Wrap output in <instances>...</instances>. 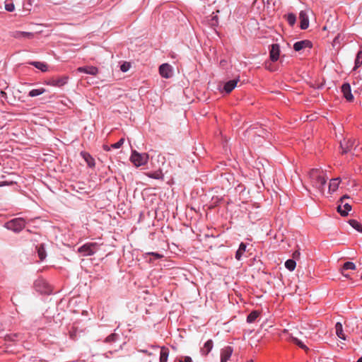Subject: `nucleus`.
I'll use <instances>...</instances> for the list:
<instances>
[{"mask_svg":"<svg viewBox=\"0 0 362 362\" xmlns=\"http://www.w3.org/2000/svg\"><path fill=\"white\" fill-rule=\"evenodd\" d=\"M309 177L312 185L323 193L327 181L324 172L320 169H312L309 173Z\"/></svg>","mask_w":362,"mask_h":362,"instance_id":"f257e3e1","label":"nucleus"},{"mask_svg":"<svg viewBox=\"0 0 362 362\" xmlns=\"http://www.w3.org/2000/svg\"><path fill=\"white\" fill-rule=\"evenodd\" d=\"M25 226V221L23 218H16L5 223L4 227L14 233L21 232Z\"/></svg>","mask_w":362,"mask_h":362,"instance_id":"f03ea898","label":"nucleus"},{"mask_svg":"<svg viewBox=\"0 0 362 362\" xmlns=\"http://www.w3.org/2000/svg\"><path fill=\"white\" fill-rule=\"evenodd\" d=\"M100 248L98 243H87L78 248V252L82 254L83 256H91L97 252Z\"/></svg>","mask_w":362,"mask_h":362,"instance_id":"7ed1b4c3","label":"nucleus"},{"mask_svg":"<svg viewBox=\"0 0 362 362\" xmlns=\"http://www.w3.org/2000/svg\"><path fill=\"white\" fill-rule=\"evenodd\" d=\"M148 160V155L146 153H140L136 151H132L130 157V160L136 167L144 165L147 163Z\"/></svg>","mask_w":362,"mask_h":362,"instance_id":"20e7f679","label":"nucleus"},{"mask_svg":"<svg viewBox=\"0 0 362 362\" xmlns=\"http://www.w3.org/2000/svg\"><path fill=\"white\" fill-rule=\"evenodd\" d=\"M69 81V76H62L57 78H50L47 81H45V83L50 86L54 87H62L64 85H66L68 83Z\"/></svg>","mask_w":362,"mask_h":362,"instance_id":"39448f33","label":"nucleus"},{"mask_svg":"<svg viewBox=\"0 0 362 362\" xmlns=\"http://www.w3.org/2000/svg\"><path fill=\"white\" fill-rule=\"evenodd\" d=\"M349 198V197L347 195H344L339 200L340 204L337 206V211L342 216H347L351 209V205L349 203L345 202V200Z\"/></svg>","mask_w":362,"mask_h":362,"instance_id":"423d86ee","label":"nucleus"},{"mask_svg":"<svg viewBox=\"0 0 362 362\" xmlns=\"http://www.w3.org/2000/svg\"><path fill=\"white\" fill-rule=\"evenodd\" d=\"M35 290L41 293L49 294L51 289L44 279H37L34 283Z\"/></svg>","mask_w":362,"mask_h":362,"instance_id":"0eeeda50","label":"nucleus"},{"mask_svg":"<svg viewBox=\"0 0 362 362\" xmlns=\"http://www.w3.org/2000/svg\"><path fill=\"white\" fill-rule=\"evenodd\" d=\"M23 339V337L22 334L19 333H11L4 337V341L8 346L22 341Z\"/></svg>","mask_w":362,"mask_h":362,"instance_id":"6e6552de","label":"nucleus"},{"mask_svg":"<svg viewBox=\"0 0 362 362\" xmlns=\"http://www.w3.org/2000/svg\"><path fill=\"white\" fill-rule=\"evenodd\" d=\"M159 74L165 78H169L173 76V68L168 64L165 63L159 66Z\"/></svg>","mask_w":362,"mask_h":362,"instance_id":"1a4fd4ad","label":"nucleus"},{"mask_svg":"<svg viewBox=\"0 0 362 362\" xmlns=\"http://www.w3.org/2000/svg\"><path fill=\"white\" fill-rule=\"evenodd\" d=\"M356 144V140L354 139H349L347 141L344 140V141L340 142V147L341 148L342 153H347L349 152L352 148Z\"/></svg>","mask_w":362,"mask_h":362,"instance_id":"9d476101","label":"nucleus"},{"mask_svg":"<svg viewBox=\"0 0 362 362\" xmlns=\"http://www.w3.org/2000/svg\"><path fill=\"white\" fill-rule=\"evenodd\" d=\"M280 47L279 44H273L269 49V57L272 62H276L279 59Z\"/></svg>","mask_w":362,"mask_h":362,"instance_id":"9b49d317","label":"nucleus"},{"mask_svg":"<svg viewBox=\"0 0 362 362\" xmlns=\"http://www.w3.org/2000/svg\"><path fill=\"white\" fill-rule=\"evenodd\" d=\"M233 348L227 346L223 348L221 351V362H228L233 354Z\"/></svg>","mask_w":362,"mask_h":362,"instance_id":"f8f14e48","label":"nucleus"},{"mask_svg":"<svg viewBox=\"0 0 362 362\" xmlns=\"http://www.w3.org/2000/svg\"><path fill=\"white\" fill-rule=\"evenodd\" d=\"M341 92L343 93L344 97L348 101H352L354 100V96L351 93V86L348 83H344L341 86Z\"/></svg>","mask_w":362,"mask_h":362,"instance_id":"ddd939ff","label":"nucleus"},{"mask_svg":"<svg viewBox=\"0 0 362 362\" xmlns=\"http://www.w3.org/2000/svg\"><path fill=\"white\" fill-rule=\"evenodd\" d=\"M299 19H300V27L302 30H305L309 26V20L308 16L305 11H301L299 13Z\"/></svg>","mask_w":362,"mask_h":362,"instance_id":"4468645a","label":"nucleus"},{"mask_svg":"<svg viewBox=\"0 0 362 362\" xmlns=\"http://www.w3.org/2000/svg\"><path fill=\"white\" fill-rule=\"evenodd\" d=\"M77 71L81 73H85L87 74L95 76L98 74V69L95 66H81L77 69Z\"/></svg>","mask_w":362,"mask_h":362,"instance_id":"2eb2a0df","label":"nucleus"},{"mask_svg":"<svg viewBox=\"0 0 362 362\" xmlns=\"http://www.w3.org/2000/svg\"><path fill=\"white\" fill-rule=\"evenodd\" d=\"M239 81V77L235 78L233 80H230L225 83L223 86V90L226 93H230L237 86L238 82Z\"/></svg>","mask_w":362,"mask_h":362,"instance_id":"dca6fc26","label":"nucleus"},{"mask_svg":"<svg viewBox=\"0 0 362 362\" xmlns=\"http://www.w3.org/2000/svg\"><path fill=\"white\" fill-rule=\"evenodd\" d=\"M312 45L309 40H301L294 43L293 49L295 51L298 52L305 47H311Z\"/></svg>","mask_w":362,"mask_h":362,"instance_id":"f3484780","label":"nucleus"},{"mask_svg":"<svg viewBox=\"0 0 362 362\" xmlns=\"http://www.w3.org/2000/svg\"><path fill=\"white\" fill-rule=\"evenodd\" d=\"M80 155L84 159V160L90 168L95 167V159L92 157V156L90 153L86 151H81Z\"/></svg>","mask_w":362,"mask_h":362,"instance_id":"a211bd4d","label":"nucleus"},{"mask_svg":"<svg viewBox=\"0 0 362 362\" xmlns=\"http://www.w3.org/2000/svg\"><path fill=\"white\" fill-rule=\"evenodd\" d=\"M213 346H214L213 341L211 339L207 340L204 343V346L200 350L202 355H203V356L208 355L209 353L213 349Z\"/></svg>","mask_w":362,"mask_h":362,"instance_id":"6ab92c4d","label":"nucleus"},{"mask_svg":"<svg viewBox=\"0 0 362 362\" xmlns=\"http://www.w3.org/2000/svg\"><path fill=\"white\" fill-rule=\"evenodd\" d=\"M335 332H336V334L337 336L342 339V340H346V336L345 334V333L344 332V329H343V327H342V325L341 322H337L336 325H335Z\"/></svg>","mask_w":362,"mask_h":362,"instance_id":"aec40b11","label":"nucleus"},{"mask_svg":"<svg viewBox=\"0 0 362 362\" xmlns=\"http://www.w3.org/2000/svg\"><path fill=\"white\" fill-rule=\"evenodd\" d=\"M169 356V349L165 346L160 349V362H167Z\"/></svg>","mask_w":362,"mask_h":362,"instance_id":"412c9836","label":"nucleus"},{"mask_svg":"<svg viewBox=\"0 0 362 362\" xmlns=\"http://www.w3.org/2000/svg\"><path fill=\"white\" fill-rule=\"evenodd\" d=\"M340 182L339 178L332 179L329 184V192L331 193L335 192L338 189Z\"/></svg>","mask_w":362,"mask_h":362,"instance_id":"4be33fe9","label":"nucleus"},{"mask_svg":"<svg viewBox=\"0 0 362 362\" xmlns=\"http://www.w3.org/2000/svg\"><path fill=\"white\" fill-rule=\"evenodd\" d=\"M29 64L35 66L37 69H40L42 72H46L47 71V65L41 62H30Z\"/></svg>","mask_w":362,"mask_h":362,"instance_id":"5701e85b","label":"nucleus"},{"mask_svg":"<svg viewBox=\"0 0 362 362\" xmlns=\"http://www.w3.org/2000/svg\"><path fill=\"white\" fill-rule=\"evenodd\" d=\"M246 247H247V245L244 243H241L240 244L238 250L236 251V253H235L236 259L240 260L241 259L243 253L245 252V251L246 250Z\"/></svg>","mask_w":362,"mask_h":362,"instance_id":"b1692460","label":"nucleus"},{"mask_svg":"<svg viewBox=\"0 0 362 362\" xmlns=\"http://www.w3.org/2000/svg\"><path fill=\"white\" fill-rule=\"evenodd\" d=\"M362 64V50H360L357 52L356 59H355V65L353 69L354 71L356 70L358 68L361 66Z\"/></svg>","mask_w":362,"mask_h":362,"instance_id":"393cba45","label":"nucleus"},{"mask_svg":"<svg viewBox=\"0 0 362 362\" xmlns=\"http://www.w3.org/2000/svg\"><path fill=\"white\" fill-rule=\"evenodd\" d=\"M36 250L38 254V256L41 260H43L46 257V252L45 247L42 244H40L36 247Z\"/></svg>","mask_w":362,"mask_h":362,"instance_id":"a878e982","label":"nucleus"},{"mask_svg":"<svg viewBox=\"0 0 362 362\" xmlns=\"http://www.w3.org/2000/svg\"><path fill=\"white\" fill-rule=\"evenodd\" d=\"M45 91L46 90L44 88H37V89H32L31 90L29 91L28 96L31 97V98L36 97V96H38V95L44 93Z\"/></svg>","mask_w":362,"mask_h":362,"instance_id":"bb28decb","label":"nucleus"},{"mask_svg":"<svg viewBox=\"0 0 362 362\" xmlns=\"http://www.w3.org/2000/svg\"><path fill=\"white\" fill-rule=\"evenodd\" d=\"M259 312L257 310H254L251 312L247 317V322L248 323H252L254 322L256 319L259 317Z\"/></svg>","mask_w":362,"mask_h":362,"instance_id":"cd10ccee","label":"nucleus"},{"mask_svg":"<svg viewBox=\"0 0 362 362\" xmlns=\"http://www.w3.org/2000/svg\"><path fill=\"white\" fill-rule=\"evenodd\" d=\"M291 341L296 344V345H298L300 348H301L302 349H304V350H308V348L307 347V346L305 344V343L303 341H302L301 340L298 339L297 337H293V336H291Z\"/></svg>","mask_w":362,"mask_h":362,"instance_id":"c85d7f7f","label":"nucleus"},{"mask_svg":"<svg viewBox=\"0 0 362 362\" xmlns=\"http://www.w3.org/2000/svg\"><path fill=\"white\" fill-rule=\"evenodd\" d=\"M350 226L356 229L357 231L362 233V224L358 221L351 219L349 221Z\"/></svg>","mask_w":362,"mask_h":362,"instance_id":"c756f323","label":"nucleus"},{"mask_svg":"<svg viewBox=\"0 0 362 362\" xmlns=\"http://www.w3.org/2000/svg\"><path fill=\"white\" fill-rule=\"evenodd\" d=\"M5 177L6 176L4 175H1L0 176V187L13 185L16 184V182L12 180H4Z\"/></svg>","mask_w":362,"mask_h":362,"instance_id":"7c9ffc66","label":"nucleus"},{"mask_svg":"<svg viewBox=\"0 0 362 362\" xmlns=\"http://www.w3.org/2000/svg\"><path fill=\"white\" fill-rule=\"evenodd\" d=\"M296 267V262L295 260L289 259L286 261L285 262V267L289 270L290 272H292L295 269Z\"/></svg>","mask_w":362,"mask_h":362,"instance_id":"2f4dec72","label":"nucleus"},{"mask_svg":"<svg viewBox=\"0 0 362 362\" xmlns=\"http://www.w3.org/2000/svg\"><path fill=\"white\" fill-rule=\"evenodd\" d=\"M148 176L151 178L156 179V180H163V174L160 170L149 173L148 174Z\"/></svg>","mask_w":362,"mask_h":362,"instance_id":"473e14b6","label":"nucleus"},{"mask_svg":"<svg viewBox=\"0 0 362 362\" xmlns=\"http://www.w3.org/2000/svg\"><path fill=\"white\" fill-rule=\"evenodd\" d=\"M209 24L212 28H216L218 25V18L216 15H214V13L210 16V19L209 20Z\"/></svg>","mask_w":362,"mask_h":362,"instance_id":"72a5a7b5","label":"nucleus"},{"mask_svg":"<svg viewBox=\"0 0 362 362\" xmlns=\"http://www.w3.org/2000/svg\"><path fill=\"white\" fill-rule=\"evenodd\" d=\"M355 269H356V265L352 262H346L344 264V265L342 267L343 271L349 270V269L354 270Z\"/></svg>","mask_w":362,"mask_h":362,"instance_id":"f704fd0d","label":"nucleus"},{"mask_svg":"<svg viewBox=\"0 0 362 362\" xmlns=\"http://www.w3.org/2000/svg\"><path fill=\"white\" fill-rule=\"evenodd\" d=\"M286 19L288 24L291 26H293L296 23V17L293 13H288Z\"/></svg>","mask_w":362,"mask_h":362,"instance_id":"c9c22d12","label":"nucleus"},{"mask_svg":"<svg viewBox=\"0 0 362 362\" xmlns=\"http://www.w3.org/2000/svg\"><path fill=\"white\" fill-rule=\"evenodd\" d=\"M33 36V34L31 33H27V32H17L14 37L16 38L20 37H30Z\"/></svg>","mask_w":362,"mask_h":362,"instance_id":"e433bc0d","label":"nucleus"},{"mask_svg":"<svg viewBox=\"0 0 362 362\" xmlns=\"http://www.w3.org/2000/svg\"><path fill=\"white\" fill-rule=\"evenodd\" d=\"M124 142V139L121 138L117 142L112 144L111 147L112 148H115V149L119 148L123 145Z\"/></svg>","mask_w":362,"mask_h":362,"instance_id":"4c0bfd02","label":"nucleus"},{"mask_svg":"<svg viewBox=\"0 0 362 362\" xmlns=\"http://www.w3.org/2000/svg\"><path fill=\"white\" fill-rule=\"evenodd\" d=\"M118 336L116 334H111L105 339V342H112L115 341L117 339Z\"/></svg>","mask_w":362,"mask_h":362,"instance_id":"58836bf2","label":"nucleus"},{"mask_svg":"<svg viewBox=\"0 0 362 362\" xmlns=\"http://www.w3.org/2000/svg\"><path fill=\"white\" fill-rule=\"evenodd\" d=\"M145 255L153 256L154 259H159L163 257V255L162 254L158 252H147Z\"/></svg>","mask_w":362,"mask_h":362,"instance_id":"ea45409f","label":"nucleus"},{"mask_svg":"<svg viewBox=\"0 0 362 362\" xmlns=\"http://www.w3.org/2000/svg\"><path fill=\"white\" fill-rule=\"evenodd\" d=\"M5 8L6 11L11 12V11H14L15 6L13 4H6L5 5Z\"/></svg>","mask_w":362,"mask_h":362,"instance_id":"a19ab883","label":"nucleus"},{"mask_svg":"<svg viewBox=\"0 0 362 362\" xmlns=\"http://www.w3.org/2000/svg\"><path fill=\"white\" fill-rule=\"evenodd\" d=\"M129 64H123L121 67H120V69L123 71V72H126L129 70Z\"/></svg>","mask_w":362,"mask_h":362,"instance_id":"79ce46f5","label":"nucleus"},{"mask_svg":"<svg viewBox=\"0 0 362 362\" xmlns=\"http://www.w3.org/2000/svg\"><path fill=\"white\" fill-rule=\"evenodd\" d=\"M179 362H193L189 356H185L183 360H180Z\"/></svg>","mask_w":362,"mask_h":362,"instance_id":"37998d69","label":"nucleus"},{"mask_svg":"<svg viewBox=\"0 0 362 362\" xmlns=\"http://www.w3.org/2000/svg\"><path fill=\"white\" fill-rule=\"evenodd\" d=\"M299 257H300V252L298 250L295 251L293 254V257L296 259V258H298Z\"/></svg>","mask_w":362,"mask_h":362,"instance_id":"c03bdc74","label":"nucleus"},{"mask_svg":"<svg viewBox=\"0 0 362 362\" xmlns=\"http://www.w3.org/2000/svg\"><path fill=\"white\" fill-rule=\"evenodd\" d=\"M111 148H112L111 147V146H107V145H103V149H104L105 151H110V149H111Z\"/></svg>","mask_w":362,"mask_h":362,"instance_id":"a18cd8bd","label":"nucleus"},{"mask_svg":"<svg viewBox=\"0 0 362 362\" xmlns=\"http://www.w3.org/2000/svg\"><path fill=\"white\" fill-rule=\"evenodd\" d=\"M140 352H142V353H144V354H146L148 355H151V354L148 352V350H144V349H141L139 351Z\"/></svg>","mask_w":362,"mask_h":362,"instance_id":"49530a36","label":"nucleus"},{"mask_svg":"<svg viewBox=\"0 0 362 362\" xmlns=\"http://www.w3.org/2000/svg\"><path fill=\"white\" fill-rule=\"evenodd\" d=\"M341 273H342L343 276H345L346 278H348L349 276V275L348 274H344L343 270H341Z\"/></svg>","mask_w":362,"mask_h":362,"instance_id":"de8ad7c7","label":"nucleus"},{"mask_svg":"<svg viewBox=\"0 0 362 362\" xmlns=\"http://www.w3.org/2000/svg\"><path fill=\"white\" fill-rule=\"evenodd\" d=\"M356 362H362V356L360 357Z\"/></svg>","mask_w":362,"mask_h":362,"instance_id":"09e8293b","label":"nucleus"},{"mask_svg":"<svg viewBox=\"0 0 362 362\" xmlns=\"http://www.w3.org/2000/svg\"><path fill=\"white\" fill-rule=\"evenodd\" d=\"M155 349H158L159 346H154Z\"/></svg>","mask_w":362,"mask_h":362,"instance_id":"8fccbe9b","label":"nucleus"},{"mask_svg":"<svg viewBox=\"0 0 362 362\" xmlns=\"http://www.w3.org/2000/svg\"><path fill=\"white\" fill-rule=\"evenodd\" d=\"M247 362H253V361L252 360H250V361H248Z\"/></svg>","mask_w":362,"mask_h":362,"instance_id":"3c124183","label":"nucleus"},{"mask_svg":"<svg viewBox=\"0 0 362 362\" xmlns=\"http://www.w3.org/2000/svg\"><path fill=\"white\" fill-rule=\"evenodd\" d=\"M361 279H362V274H361Z\"/></svg>","mask_w":362,"mask_h":362,"instance_id":"603ef678","label":"nucleus"}]
</instances>
